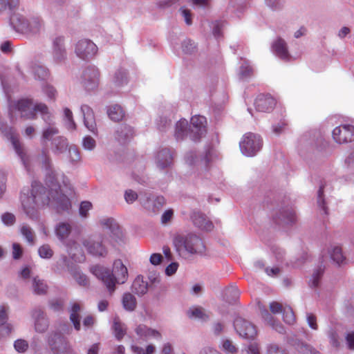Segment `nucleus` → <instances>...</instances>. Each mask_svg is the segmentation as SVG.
<instances>
[{"label":"nucleus","mask_w":354,"mask_h":354,"mask_svg":"<svg viewBox=\"0 0 354 354\" xmlns=\"http://www.w3.org/2000/svg\"><path fill=\"white\" fill-rule=\"evenodd\" d=\"M268 354H288L281 347L275 344H270L267 348Z\"/></svg>","instance_id":"e2e57ef3"},{"label":"nucleus","mask_w":354,"mask_h":354,"mask_svg":"<svg viewBox=\"0 0 354 354\" xmlns=\"http://www.w3.org/2000/svg\"><path fill=\"white\" fill-rule=\"evenodd\" d=\"M100 82V72L94 66L85 68L81 77L82 86L88 91L96 89Z\"/></svg>","instance_id":"9d476101"},{"label":"nucleus","mask_w":354,"mask_h":354,"mask_svg":"<svg viewBox=\"0 0 354 354\" xmlns=\"http://www.w3.org/2000/svg\"><path fill=\"white\" fill-rule=\"evenodd\" d=\"M187 315L190 318H196L206 321L209 319V315L205 309L201 307H193L187 311Z\"/></svg>","instance_id":"58836bf2"},{"label":"nucleus","mask_w":354,"mask_h":354,"mask_svg":"<svg viewBox=\"0 0 354 354\" xmlns=\"http://www.w3.org/2000/svg\"><path fill=\"white\" fill-rule=\"evenodd\" d=\"M47 343L53 354H66L71 351V345L67 339L59 332L50 333Z\"/></svg>","instance_id":"0eeeda50"},{"label":"nucleus","mask_w":354,"mask_h":354,"mask_svg":"<svg viewBox=\"0 0 354 354\" xmlns=\"http://www.w3.org/2000/svg\"><path fill=\"white\" fill-rule=\"evenodd\" d=\"M81 306L78 303L73 304L70 311V319L76 330H80V315Z\"/></svg>","instance_id":"c9c22d12"},{"label":"nucleus","mask_w":354,"mask_h":354,"mask_svg":"<svg viewBox=\"0 0 354 354\" xmlns=\"http://www.w3.org/2000/svg\"><path fill=\"white\" fill-rule=\"evenodd\" d=\"M97 52V46L89 39L78 41L75 47L76 55L81 59L88 60L94 57Z\"/></svg>","instance_id":"1a4fd4ad"},{"label":"nucleus","mask_w":354,"mask_h":354,"mask_svg":"<svg viewBox=\"0 0 354 354\" xmlns=\"http://www.w3.org/2000/svg\"><path fill=\"white\" fill-rule=\"evenodd\" d=\"M92 208V204L89 201H83L80 204V214L82 217L86 218L88 211Z\"/></svg>","instance_id":"69168bd1"},{"label":"nucleus","mask_w":354,"mask_h":354,"mask_svg":"<svg viewBox=\"0 0 354 354\" xmlns=\"http://www.w3.org/2000/svg\"><path fill=\"white\" fill-rule=\"evenodd\" d=\"M52 55L53 62L55 64H60L66 59L67 53L63 37H57L53 40Z\"/></svg>","instance_id":"dca6fc26"},{"label":"nucleus","mask_w":354,"mask_h":354,"mask_svg":"<svg viewBox=\"0 0 354 354\" xmlns=\"http://www.w3.org/2000/svg\"><path fill=\"white\" fill-rule=\"evenodd\" d=\"M23 210L26 215L31 220L37 221L39 217V209L46 206L51 205L57 211L68 210L71 207V201L66 195H60L59 197L46 189L39 182L33 181L29 194L24 193L21 196Z\"/></svg>","instance_id":"f257e3e1"},{"label":"nucleus","mask_w":354,"mask_h":354,"mask_svg":"<svg viewBox=\"0 0 354 354\" xmlns=\"http://www.w3.org/2000/svg\"><path fill=\"white\" fill-rule=\"evenodd\" d=\"M140 202L149 212L156 214L163 207L165 200L162 196L145 194L140 196Z\"/></svg>","instance_id":"f8f14e48"},{"label":"nucleus","mask_w":354,"mask_h":354,"mask_svg":"<svg viewBox=\"0 0 354 354\" xmlns=\"http://www.w3.org/2000/svg\"><path fill=\"white\" fill-rule=\"evenodd\" d=\"M265 3L272 10H278L283 8L284 0H265Z\"/></svg>","instance_id":"052dcab7"},{"label":"nucleus","mask_w":354,"mask_h":354,"mask_svg":"<svg viewBox=\"0 0 354 354\" xmlns=\"http://www.w3.org/2000/svg\"><path fill=\"white\" fill-rule=\"evenodd\" d=\"M324 269L319 268L316 270L312 275V279L310 280V286L311 287H317L319 285V279L323 274Z\"/></svg>","instance_id":"680f3d73"},{"label":"nucleus","mask_w":354,"mask_h":354,"mask_svg":"<svg viewBox=\"0 0 354 354\" xmlns=\"http://www.w3.org/2000/svg\"><path fill=\"white\" fill-rule=\"evenodd\" d=\"M122 301L124 308L127 310L133 311L136 307V297L129 292L123 295Z\"/></svg>","instance_id":"79ce46f5"},{"label":"nucleus","mask_w":354,"mask_h":354,"mask_svg":"<svg viewBox=\"0 0 354 354\" xmlns=\"http://www.w3.org/2000/svg\"><path fill=\"white\" fill-rule=\"evenodd\" d=\"M85 127L92 133H97V127L93 110L87 105L81 106Z\"/></svg>","instance_id":"5701e85b"},{"label":"nucleus","mask_w":354,"mask_h":354,"mask_svg":"<svg viewBox=\"0 0 354 354\" xmlns=\"http://www.w3.org/2000/svg\"><path fill=\"white\" fill-rule=\"evenodd\" d=\"M8 313L9 306L8 305H0V327H1V332L3 335H9L13 329L12 325L7 322L8 319Z\"/></svg>","instance_id":"b1692460"},{"label":"nucleus","mask_w":354,"mask_h":354,"mask_svg":"<svg viewBox=\"0 0 354 354\" xmlns=\"http://www.w3.org/2000/svg\"><path fill=\"white\" fill-rule=\"evenodd\" d=\"M333 138L338 144H346L354 140V126L342 124L333 131Z\"/></svg>","instance_id":"9b49d317"},{"label":"nucleus","mask_w":354,"mask_h":354,"mask_svg":"<svg viewBox=\"0 0 354 354\" xmlns=\"http://www.w3.org/2000/svg\"><path fill=\"white\" fill-rule=\"evenodd\" d=\"M188 122L185 119L180 120L176 124L175 137L177 140H183L185 136L189 137L190 127L187 129Z\"/></svg>","instance_id":"72a5a7b5"},{"label":"nucleus","mask_w":354,"mask_h":354,"mask_svg":"<svg viewBox=\"0 0 354 354\" xmlns=\"http://www.w3.org/2000/svg\"><path fill=\"white\" fill-rule=\"evenodd\" d=\"M9 136V139L13 146V148L20 158L24 167L28 170L29 169V163H28V157L26 156L23 147L21 145L17 136L15 135L14 131L12 129H10L9 133L8 134V137Z\"/></svg>","instance_id":"aec40b11"},{"label":"nucleus","mask_w":354,"mask_h":354,"mask_svg":"<svg viewBox=\"0 0 354 354\" xmlns=\"http://www.w3.org/2000/svg\"><path fill=\"white\" fill-rule=\"evenodd\" d=\"M107 113L110 119L115 122L121 120L124 115L123 109L118 104L110 106Z\"/></svg>","instance_id":"a19ab883"},{"label":"nucleus","mask_w":354,"mask_h":354,"mask_svg":"<svg viewBox=\"0 0 354 354\" xmlns=\"http://www.w3.org/2000/svg\"><path fill=\"white\" fill-rule=\"evenodd\" d=\"M261 309V314L262 317L272 327L276 330L279 333H283L285 330L283 326L279 323L276 322L272 316L268 313L266 308H260Z\"/></svg>","instance_id":"e433bc0d"},{"label":"nucleus","mask_w":354,"mask_h":354,"mask_svg":"<svg viewBox=\"0 0 354 354\" xmlns=\"http://www.w3.org/2000/svg\"><path fill=\"white\" fill-rule=\"evenodd\" d=\"M64 120L65 125L68 130H75L76 129L73 113L68 108L64 109Z\"/></svg>","instance_id":"09e8293b"},{"label":"nucleus","mask_w":354,"mask_h":354,"mask_svg":"<svg viewBox=\"0 0 354 354\" xmlns=\"http://www.w3.org/2000/svg\"><path fill=\"white\" fill-rule=\"evenodd\" d=\"M327 336L330 346L335 348H339L342 345V339L338 333L333 328H330L327 332Z\"/></svg>","instance_id":"a18cd8bd"},{"label":"nucleus","mask_w":354,"mask_h":354,"mask_svg":"<svg viewBox=\"0 0 354 354\" xmlns=\"http://www.w3.org/2000/svg\"><path fill=\"white\" fill-rule=\"evenodd\" d=\"M135 332L140 338L146 340L150 338L160 340L162 338V335L159 331L150 328L145 325L140 324L135 329Z\"/></svg>","instance_id":"393cba45"},{"label":"nucleus","mask_w":354,"mask_h":354,"mask_svg":"<svg viewBox=\"0 0 354 354\" xmlns=\"http://www.w3.org/2000/svg\"><path fill=\"white\" fill-rule=\"evenodd\" d=\"M330 257L332 260L337 264L343 263L344 261L345 260L341 248L337 246L334 247L331 250Z\"/></svg>","instance_id":"603ef678"},{"label":"nucleus","mask_w":354,"mask_h":354,"mask_svg":"<svg viewBox=\"0 0 354 354\" xmlns=\"http://www.w3.org/2000/svg\"><path fill=\"white\" fill-rule=\"evenodd\" d=\"M32 317L35 320V329L37 332L43 333L49 326V322L44 311L40 308H35L32 312Z\"/></svg>","instance_id":"412c9836"},{"label":"nucleus","mask_w":354,"mask_h":354,"mask_svg":"<svg viewBox=\"0 0 354 354\" xmlns=\"http://www.w3.org/2000/svg\"><path fill=\"white\" fill-rule=\"evenodd\" d=\"M211 160V151L209 149L206 151L205 156L203 158H198L197 155L194 151H189L185 154V162L189 166H196L201 169H207L208 164Z\"/></svg>","instance_id":"f3484780"},{"label":"nucleus","mask_w":354,"mask_h":354,"mask_svg":"<svg viewBox=\"0 0 354 354\" xmlns=\"http://www.w3.org/2000/svg\"><path fill=\"white\" fill-rule=\"evenodd\" d=\"M272 51L279 59L288 62L292 59L286 41L281 37L277 38L272 44Z\"/></svg>","instance_id":"6ab92c4d"},{"label":"nucleus","mask_w":354,"mask_h":354,"mask_svg":"<svg viewBox=\"0 0 354 354\" xmlns=\"http://www.w3.org/2000/svg\"><path fill=\"white\" fill-rule=\"evenodd\" d=\"M276 222L289 225L294 223L297 220L296 213L292 208H286L280 211L279 214L275 218Z\"/></svg>","instance_id":"c85d7f7f"},{"label":"nucleus","mask_w":354,"mask_h":354,"mask_svg":"<svg viewBox=\"0 0 354 354\" xmlns=\"http://www.w3.org/2000/svg\"><path fill=\"white\" fill-rule=\"evenodd\" d=\"M32 288L35 294L44 295L46 293L48 286L44 280L35 277L32 278Z\"/></svg>","instance_id":"ea45409f"},{"label":"nucleus","mask_w":354,"mask_h":354,"mask_svg":"<svg viewBox=\"0 0 354 354\" xmlns=\"http://www.w3.org/2000/svg\"><path fill=\"white\" fill-rule=\"evenodd\" d=\"M82 147L85 150L93 151L96 147V141L89 136L83 138Z\"/></svg>","instance_id":"6e6d98bb"},{"label":"nucleus","mask_w":354,"mask_h":354,"mask_svg":"<svg viewBox=\"0 0 354 354\" xmlns=\"http://www.w3.org/2000/svg\"><path fill=\"white\" fill-rule=\"evenodd\" d=\"M48 117H46V120L45 122L48 123V126L43 129L42 138L45 140H50L53 136L58 134L59 130L53 123H51L50 115L48 114Z\"/></svg>","instance_id":"4c0bfd02"},{"label":"nucleus","mask_w":354,"mask_h":354,"mask_svg":"<svg viewBox=\"0 0 354 354\" xmlns=\"http://www.w3.org/2000/svg\"><path fill=\"white\" fill-rule=\"evenodd\" d=\"M132 291L138 295H143L148 291V283L144 281L142 276H138L131 286Z\"/></svg>","instance_id":"473e14b6"},{"label":"nucleus","mask_w":354,"mask_h":354,"mask_svg":"<svg viewBox=\"0 0 354 354\" xmlns=\"http://www.w3.org/2000/svg\"><path fill=\"white\" fill-rule=\"evenodd\" d=\"M252 74V68L250 66L249 63L244 60L240 66L239 75L240 79L245 80L251 76Z\"/></svg>","instance_id":"8fccbe9b"},{"label":"nucleus","mask_w":354,"mask_h":354,"mask_svg":"<svg viewBox=\"0 0 354 354\" xmlns=\"http://www.w3.org/2000/svg\"><path fill=\"white\" fill-rule=\"evenodd\" d=\"M173 244L180 257L202 254L205 249L201 239L193 233H178L173 238Z\"/></svg>","instance_id":"20e7f679"},{"label":"nucleus","mask_w":354,"mask_h":354,"mask_svg":"<svg viewBox=\"0 0 354 354\" xmlns=\"http://www.w3.org/2000/svg\"><path fill=\"white\" fill-rule=\"evenodd\" d=\"M10 23L16 31L26 34L39 32L43 25V21L39 17L27 19L18 13L10 17Z\"/></svg>","instance_id":"39448f33"},{"label":"nucleus","mask_w":354,"mask_h":354,"mask_svg":"<svg viewBox=\"0 0 354 354\" xmlns=\"http://www.w3.org/2000/svg\"><path fill=\"white\" fill-rule=\"evenodd\" d=\"M14 347L18 353H25L28 350L29 344L26 340L18 339L15 341Z\"/></svg>","instance_id":"4d7b16f0"},{"label":"nucleus","mask_w":354,"mask_h":354,"mask_svg":"<svg viewBox=\"0 0 354 354\" xmlns=\"http://www.w3.org/2000/svg\"><path fill=\"white\" fill-rule=\"evenodd\" d=\"M302 354H320V353L307 344H301L299 349Z\"/></svg>","instance_id":"774afa93"},{"label":"nucleus","mask_w":354,"mask_h":354,"mask_svg":"<svg viewBox=\"0 0 354 354\" xmlns=\"http://www.w3.org/2000/svg\"><path fill=\"white\" fill-rule=\"evenodd\" d=\"M68 161L73 164L75 165L80 162L81 160V156L80 151L75 145H71L68 149Z\"/></svg>","instance_id":"de8ad7c7"},{"label":"nucleus","mask_w":354,"mask_h":354,"mask_svg":"<svg viewBox=\"0 0 354 354\" xmlns=\"http://www.w3.org/2000/svg\"><path fill=\"white\" fill-rule=\"evenodd\" d=\"M69 148L67 139L63 136H57L52 141V151L55 155H60Z\"/></svg>","instance_id":"c756f323"},{"label":"nucleus","mask_w":354,"mask_h":354,"mask_svg":"<svg viewBox=\"0 0 354 354\" xmlns=\"http://www.w3.org/2000/svg\"><path fill=\"white\" fill-rule=\"evenodd\" d=\"M306 322L309 326V327L315 330H317L318 329V325L317 323V317L316 316L311 313H306Z\"/></svg>","instance_id":"338daca9"},{"label":"nucleus","mask_w":354,"mask_h":354,"mask_svg":"<svg viewBox=\"0 0 354 354\" xmlns=\"http://www.w3.org/2000/svg\"><path fill=\"white\" fill-rule=\"evenodd\" d=\"M89 270L111 294L115 291L117 283H124L129 277L127 266L119 259L113 261L111 270L100 264L91 266Z\"/></svg>","instance_id":"f03ea898"},{"label":"nucleus","mask_w":354,"mask_h":354,"mask_svg":"<svg viewBox=\"0 0 354 354\" xmlns=\"http://www.w3.org/2000/svg\"><path fill=\"white\" fill-rule=\"evenodd\" d=\"M71 232V226L69 223L66 222L59 223L55 227V234L63 243H65Z\"/></svg>","instance_id":"f704fd0d"},{"label":"nucleus","mask_w":354,"mask_h":354,"mask_svg":"<svg viewBox=\"0 0 354 354\" xmlns=\"http://www.w3.org/2000/svg\"><path fill=\"white\" fill-rule=\"evenodd\" d=\"M62 261L67 267L68 272L79 286L82 287H88L89 286L90 281L88 277L82 272L76 266L70 265L68 259L66 256L62 257Z\"/></svg>","instance_id":"a211bd4d"},{"label":"nucleus","mask_w":354,"mask_h":354,"mask_svg":"<svg viewBox=\"0 0 354 354\" xmlns=\"http://www.w3.org/2000/svg\"><path fill=\"white\" fill-rule=\"evenodd\" d=\"M100 224L103 228L109 230L113 235L119 236L121 234L120 227L113 218H102L100 221Z\"/></svg>","instance_id":"2f4dec72"},{"label":"nucleus","mask_w":354,"mask_h":354,"mask_svg":"<svg viewBox=\"0 0 354 354\" xmlns=\"http://www.w3.org/2000/svg\"><path fill=\"white\" fill-rule=\"evenodd\" d=\"M62 179V183L66 189H68V180L63 174H57L51 169H47L46 175V183L50 189L51 194L59 197L60 195H65L66 191L62 189L59 185V179Z\"/></svg>","instance_id":"6e6552de"},{"label":"nucleus","mask_w":354,"mask_h":354,"mask_svg":"<svg viewBox=\"0 0 354 354\" xmlns=\"http://www.w3.org/2000/svg\"><path fill=\"white\" fill-rule=\"evenodd\" d=\"M206 118L202 115H195L191 119L189 138L192 140H198L206 132Z\"/></svg>","instance_id":"2eb2a0df"},{"label":"nucleus","mask_w":354,"mask_h":354,"mask_svg":"<svg viewBox=\"0 0 354 354\" xmlns=\"http://www.w3.org/2000/svg\"><path fill=\"white\" fill-rule=\"evenodd\" d=\"M134 135V131L130 126L123 124L117 129L115 137L121 144H124L129 141Z\"/></svg>","instance_id":"cd10ccee"},{"label":"nucleus","mask_w":354,"mask_h":354,"mask_svg":"<svg viewBox=\"0 0 354 354\" xmlns=\"http://www.w3.org/2000/svg\"><path fill=\"white\" fill-rule=\"evenodd\" d=\"M283 321L288 324H292L295 321V316L292 309L289 306H285L282 311Z\"/></svg>","instance_id":"864d4df0"},{"label":"nucleus","mask_w":354,"mask_h":354,"mask_svg":"<svg viewBox=\"0 0 354 354\" xmlns=\"http://www.w3.org/2000/svg\"><path fill=\"white\" fill-rule=\"evenodd\" d=\"M83 245L86 248L88 252L93 256L104 257L108 253L102 237L84 240Z\"/></svg>","instance_id":"4468645a"},{"label":"nucleus","mask_w":354,"mask_h":354,"mask_svg":"<svg viewBox=\"0 0 354 354\" xmlns=\"http://www.w3.org/2000/svg\"><path fill=\"white\" fill-rule=\"evenodd\" d=\"M20 232L29 243H34L35 234L32 229L30 226L27 225H23L21 227Z\"/></svg>","instance_id":"3c124183"},{"label":"nucleus","mask_w":354,"mask_h":354,"mask_svg":"<svg viewBox=\"0 0 354 354\" xmlns=\"http://www.w3.org/2000/svg\"><path fill=\"white\" fill-rule=\"evenodd\" d=\"M131 349L135 354H153L156 351V347L152 344H149L146 349H144L138 346H132Z\"/></svg>","instance_id":"5fc2aeb1"},{"label":"nucleus","mask_w":354,"mask_h":354,"mask_svg":"<svg viewBox=\"0 0 354 354\" xmlns=\"http://www.w3.org/2000/svg\"><path fill=\"white\" fill-rule=\"evenodd\" d=\"M263 141L261 137L255 133H245L239 142L241 153L246 156H255L261 149Z\"/></svg>","instance_id":"423d86ee"},{"label":"nucleus","mask_w":354,"mask_h":354,"mask_svg":"<svg viewBox=\"0 0 354 354\" xmlns=\"http://www.w3.org/2000/svg\"><path fill=\"white\" fill-rule=\"evenodd\" d=\"M29 67L35 78L43 80H46L49 75L48 69L39 63L31 62Z\"/></svg>","instance_id":"7c9ffc66"},{"label":"nucleus","mask_w":354,"mask_h":354,"mask_svg":"<svg viewBox=\"0 0 354 354\" xmlns=\"http://www.w3.org/2000/svg\"><path fill=\"white\" fill-rule=\"evenodd\" d=\"M113 329L114 335L118 340H121L126 334L127 328L118 317H115L113 319Z\"/></svg>","instance_id":"37998d69"},{"label":"nucleus","mask_w":354,"mask_h":354,"mask_svg":"<svg viewBox=\"0 0 354 354\" xmlns=\"http://www.w3.org/2000/svg\"><path fill=\"white\" fill-rule=\"evenodd\" d=\"M220 347L226 354H236L239 351L238 347L229 339H223Z\"/></svg>","instance_id":"c03bdc74"},{"label":"nucleus","mask_w":354,"mask_h":354,"mask_svg":"<svg viewBox=\"0 0 354 354\" xmlns=\"http://www.w3.org/2000/svg\"><path fill=\"white\" fill-rule=\"evenodd\" d=\"M40 257L43 259H50L53 255V251L48 245H43L38 250Z\"/></svg>","instance_id":"13d9d810"},{"label":"nucleus","mask_w":354,"mask_h":354,"mask_svg":"<svg viewBox=\"0 0 354 354\" xmlns=\"http://www.w3.org/2000/svg\"><path fill=\"white\" fill-rule=\"evenodd\" d=\"M173 160V155L169 149H163L159 151L156 157V162L160 169L169 167Z\"/></svg>","instance_id":"bb28decb"},{"label":"nucleus","mask_w":354,"mask_h":354,"mask_svg":"<svg viewBox=\"0 0 354 354\" xmlns=\"http://www.w3.org/2000/svg\"><path fill=\"white\" fill-rule=\"evenodd\" d=\"M36 113H39L44 120L48 117V108L44 103L33 104L32 100L21 99L12 102L9 105V114L10 119L14 120L17 113L25 119L33 120L36 118Z\"/></svg>","instance_id":"7ed1b4c3"},{"label":"nucleus","mask_w":354,"mask_h":354,"mask_svg":"<svg viewBox=\"0 0 354 354\" xmlns=\"http://www.w3.org/2000/svg\"><path fill=\"white\" fill-rule=\"evenodd\" d=\"M234 327L239 336L245 339H252L257 335L255 326L242 317H236L234 322Z\"/></svg>","instance_id":"ddd939ff"},{"label":"nucleus","mask_w":354,"mask_h":354,"mask_svg":"<svg viewBox=\"0 0 354 354\" xmlns=\"http://www.w3.org/2000/svg\"><path fill=\"white\" fill-rule=\"evenodd\" d=\"M194 224L204 230L210 231L213 228L212 223L208 220L205 214L199 212H194L192 215Z\"/></svg>","instance_id":"a878e982"},{"label":"nucleus","mask_w":354,"mask_h":354,"mask_svg":"<svg viewBox=\"0 0 354 354\" xmlns=\"http://www.w3.org/2000/svg\"><path fill=\"white\" fill-rule=\"evenodd\" d=\"M127 73L124 71H119L115 73L114 77V82L116 86H120L126 83Z\"/></svg>","instance_id":"bf43d9fd"},{"label":"nucleus","mask_w":354,"mask_h":354,"mask_svg":"<svg viewBox=\"0 0 354 354\" xmlns=\"http://www.w3.org/2000/svg\"><path fill=\"white\" fill-rule=\"evenodd\" d=\"M67 252L73 261L77 263H81L84 261L85 256L82 252H80L77 254L73 252V250H77L78 248V245L75 243H73V245H67Z\"/></svg>","instance_id":"49530a36"},{"label":"nucleus","mask_w":354,"mask_h":354,"mask_svg":"<svg viewBox=\"0 0 354 354\" xmlns=\"http://www.w3.org/2000/svg\"><path fill=\"white\" fill-rule=\"evenodd\" d=\"M195 48L194 42L189 39L185 40L182 44V49L185 53L190 54L194 51Z\"/></svg>","instance_id":"0e129e2a"},{"label":"nucleus","mask_w":354,"mask_h":354,"mask_svg":"<svg viewBox=\"0 0 354 354\" xmlns=\"http://www.w3.org/2000/svg\"><path fill=\"white\" fill-rule=\"evenodd\" d=\"M276 104L275 100L270 95H259L254 102L257 111L260 112H269Z\"/></svg>","instance_id":"4be33fe9"}]
</instances>
